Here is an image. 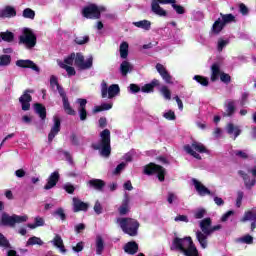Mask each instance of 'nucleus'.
Returning a JSON list of instances; mask_svg holds the SVG:
<instances>
[{
    "label": "nucleus",
    "instance_id": "obj_15",
    "mask_svg": "<svg viewBox=\"0 0 256 256\" xmlns=\"http://www.w3.org/2000/svg\"><path fill=\"white\" fill-rule=\"evenodd\" d=\"M16 66L21 67L22 69H32V71H35L36 73H40L41 71L39 66L31 60H18L16 61Z\"/></svg>",
    "mask_w": 256,
    "mask_h": 256
},
{
    "label": "nucleus",
    "instance_id": "obj_52",
    "mask_svg": "<svg viewBox=\"0 0 256 256\" xmlns=\"http://www.w3.org/2000/svg\"><path fill=\"white\" fill-rule=\"evenodd\" d=\"M11 63V56L2 55L0 56V67H7Z\"/></svg>",
    "mask_w": 256,
    "mask_h": 256
},
{
    "label": "nucleus",
    "instance_id": "obj_27",
    "mask_svg": "<svg viewBox=\"0 0 256 256\" xmlns=\"http://www.w3.org/2000/svg\"><path fill=\"white\" fill-rule=\"evenodd\" d=\"M1 223L2 225H7L8 227H14L15 226V216H9L7 213H3L1 215Z\"/></svg>",
    "mask_w": 256,
    "mask_h": 256
},
{
    "label": "nucleus",
    "instance_id": "obj_18",
    "mask_svg": "<svg viewBox=\"0 0 256 256\" xmlns=\"http://www.w3.org/2000/svg\"><path fill=\"white\" fill-rule=\"evenodd\" d=\"M241 221L242 223H245L247 221H253L251 224V230L254 231L256 229V209L245 212Z\"/></svg>",
    "mask_w": 256,
    "mask_h": 256
},
{
    "label": "nucleus",
    "instance_id": "obj_55",
    "mask_svg": "<svg viewBox=\"0 0 256 256\" xmlns=\"http://www.w3.org/2000/svg\"><path fill=\"white\" fill-rule=\"evenodd\" d=\"M75 43H77V45H85V43H89V36L76 37Z\"/></svg>",
    "mask_w": 256,
    "mask_h": 256
},
{
    "label": "nucleus",
    "instance_id": "obj_19",
    "mask_svg": "<svg viewBox=\"0 0 256 256\" xmlns=\"http://www.w3.org/2000/svg\"><path fill=\"white\" fill-rule=\"evenodd\" d=\"M76 103H78L79 107H78V113L80 115V120L81 121H85V119H87V99H83V98H78L76 100Z\"/></svg>",
    "mask_w": 256,
    "mask_h": 256
},
{
    "label": "nucleus",
    "instance_id": "obj_28",
    "mask_svg": "<svg viewBox=\"0 0 256 256\" xmlns=\"http://www.w3.org/2000/svg\"><path fill=\"white\" fill-rule=\"evenodd\" d=\"M51 243L54 245V247H57L61 253L67 252V250H65V245H63V238H61V236L56 235Z\"/></svg>",
    "mask_w": 256,
    "mask_h": 256
},
{
    "label": "nucleus",
    "instance_id": "obj_21",
    "mask_svg": "<svg viewBox=\"0 0 256 256\" xmlns=\"http://www.w3.org/2000/svg\"><path fill=\"white\" fill-rule=\"evenodd\" d=\"M17 16V10H15V7L13 6H5L0 11V18L1 19H11L13 17Z\"/></svg>",
    "mask_w": 256,
    "mask_h": 256
},
{
    "label": "nucleus",
    "instance_id": "obj_1",
    "mask_svg": "<svg viewBox=\"0 0 256 256\" xmlns=\"http://www.w3.org/2000/svg\"><path fill=\"white\" fill-rule=\"evenodd\" d=\"M170 249L171 251H178L184 256H199V251L197 250V247H195L193 239L189 236L185 238H174Z\"/></svg>",
    "mask_w": 256,
    "mask_h": 256
},
{
    "label": "nucleus",
    "instance_id": "obj_45",
    "mask_svg": "<svg viewBox=\"0 0 256 256\" xmlns=\"http://www.w3.org/2000/svg\"><path fill=\"white\" fill-rule=\"evenodd\" d=\"M59 67H61L62 69H65L66 73H68L69 77H73V75H75V68L71 67V66H67L65 63L61 62V60L57 61Z\"/></svg>",
    "mask_w": 256,
    "mask_h": 256
},
{
    "label": "nucleus",
    "instance_id": "obj_60",
    "mask_svg": "<svg viewBox=\"0 0 256 256\" xmlns=\"http://www.w3.org/2000/svg\"><path fill=\"white\" fill-rule=\"evenodd\" d=\"M75 62V53L70 54L64 59V65H73Z\"/></svg>",
    "mask_w": 256,
    "mask_h": 256
},
{
    "label": "nucleus",
    "instance_id": "obj_14",
    "mask_svg": "<svg viewBox=\"0 0 256 256\" xmlns=\"http://www.w3.org/2000/svg\"><path fill=\"white\" fill-rule=\"evenodd\" d=\"M192 184L194 185L198 195L200 197H205L209 195L210 197H215V192H211L203 183H201L199 180L193 178L192 179Z\"/></svg>",
    "mask_w": 256,
    "mask_h": 256
},
{
    "label": "nucleus",
    "instance_id": "obj_63",
    "mask_svg": "<svg viewBox=\"0 0 256 256\" xmlns=\"http://www.w3.org/2000/svg\"><path fill=\"white\" fill-rule=\"evenodd\" d=\"M0 247H9V240L5 238L3 234L0 233Z\"/></svg>",
    "mask_w": 256,
    "mask_h": 256
},
{
    "label": "nucleus",
    "instance_id": "obj_43",
    "mask_svg": "<svg viewBox=\"0 0 256 256\" xmlns=\"http://www.w3.org/2000/svg\"><path fill=\"white\" fill-rule=\"evenodd\" d=\"M50 85L52 89H56V91H58L59 95H61V93H65L63 88L59 85V82H57V77L52 76L50 78Z\"/></svg>",
    "mask_w": 256,
    "mask_h": 256
},
{
    "label": "nucleus",
    "instance_id": "obj_9",
    "mask_svg": "<svg viewBox=\"0 0 256 256\" xmlns=\"http://www.w3.org/2000/svg\"><path fill=\"white\" fill-rule=\"evenodd\" d=\"M121 93V88L119 84H112L107 86V82L103 81L101 83V97L102 99H113Z\"/></svg>",
    "mask_w": 256,
    "mask_h": 256
},
{
    "label": "nucleus",
    "instance_id": "obj_47",
    "mask_svg": "<svg viewBox=\"0 0 256 256\" xmlns=\"http://www.w3.org/2000/svg\"><path fill=\"white\" fill-rule=\"evenodd\" d=\"M31 245H43V240L37 236L30 237L26 243V247H29Z\"/></svg>",
    "mask_w": 256,
    "mask_h": 256
},
{
    "label": "nucleus",
    "instance_id": "obj_51",
    "mask_svg": "<svg viewBox=\"0 0 256 256\" xmlns=\"http://www.w3.org/2000/svg\"><path fill=\"white\" fill-rule=\"evenodd\" d=\"M22 15L25 19H35V11L31 8L24 9Z\"/></svg>",
    "mask_w": 256,
    "mask_h": 256
},
{
    "label": "nucleus",
    "instance_id": "obj_50",
    "mask_svg": "<svg viewBox=\"0 0 256 256\" xmlns=\"http://www.w3.org/2000/svg\"><path fill=\"white\" fill-rule=\"evenodd\" d=\"M193 213L195 219H203L207 213V210H205V208H197Z\"/></svg>",
    "mask_w": 256,
    "mask_h": 256
},
{
    "label": "nucleus",
    "instance_id": "obj_5",
    "mask_svg": "<svg viewBox=\"0 0 256 256\" xmlns=\"http://www.w3.org/2000/svg\"><path fill=\"white\" fill-rule=\"evenodd\" d=\"M116 223L122 229L123 233L130 235V237H136L139 231V221L133 218H118Z\"/></svg>",
    "mask_w": 256,
    "mask_h": 256
},
{
    "label": "nucleus",
    "instance_id": "obj_46",
    "mask_svg": "<svg viewBox=\"0 0 256 256\" xmlns=\"http://www.w3.org/2000/svg\"><path fill=\"white\" fill-rule=\"evenodd\" d=\"M227 45H229V39L219 38L217 41L216 49L219 51V53H221V51H223Z\"/></svg>",
    "mask_w": 256,
    "mask_h": 256
},
{
    "label": "nucleus",
    "instance_id": "obj_10",
    "mask_svg": "<svg viewBox=\"0 0 256 256\" xmlns=\"http://www.w3.org/2000/svg\"><path fill=\"white\" fill-rule=\"evenodd\" d=\"M184 151L195 159H201V155H199V153H207V148L203 143L194 141L192 142V145L184 146Z\"/></svg>",
    "mask_w": 256,
    "mask_h": 256
},
{
    "label": "nucleus",
    "instance_id": "obj_54",
    "mask_svg": "<svg viewBox=\"0 0 256 256\" xmlns=\"http://www.w3.org/2000/svg\"><path fill=\"white\" fill-rule=\"evenodd\" d=\"M167 201L170 205H173V203H177V201H179V198L176 196L175 193L169 192L167 196Z\"/></svg>",
    "mask_w": 256,
    "mask_h": 256
},
{
    "label": "nucleus",
    "instance_id": "obj_62",
    "mask_svg": "<svg viewBox=\"0 0 256 256\" xmlns=\"http://www.w3.org/2000/svg\"><path fill=\"white\" fill-rule=\"evenodd\" d=\"M214 199V203L215 205H217L218 207H223V205H225V201L223 200V198L219 197V196H211Z\"/></svg>",
    "mask_w": 256,
    "mask_h": 256
},
{
    "label": "nucleus",
    "instance_id": "obj_41",
    "mask_svg": "<svg viewBox=\"0 0 256 256\" xmlns=\"http://www.w3.org/2000/svg\"><path fill=\"white\" fill-rule=\"evenodd\" d=\"M129 55V44L127 42H122L120 44V57L121 59H127Z\"/></svg>",
    "mask_w": 256,
    "mask_h": 256
},
{
    "label": "nucleus",
    "instance_id": "obj_2",
    "mask_svg": "<svg viewBox=\"0 0 256 256\" xmlns=\"http://www.w3.org/2000/svg\"><path fill=\"white\" fill-rule=\"evenodd\" d=\"M172 5V8L178 15H183L185 13V8L181 5H177L175 0H152L151 9L155 15L158 17H167V11L161 8L160 5Z\"/></svg>",
    "mask_w": 256,
    "mask_h": 256
},
{
    "label": "nucleus",
    "instance_id": "obj_29",
    "mask_svg": "<svg viewBox=\"0 0 256 256\" xmlns=\"http://www.w3.org/2000/svg\"><path fill=\"white\" fill-rule=\"evenodd\" d=\"M159 85V80L154 79L151 81V83H148L141 87L142 93H153V89Z\"/></svg>",
    "mask_w": 256,
    "mask_h": 256
},
{
    "label": "nucleus",
    "instance_id": "obj_7",
    "mask_svg": "<svg viewBox=\"0 0 256 256\" xmlns=\"http://www.w3.org/2000/svg\"><path fill=\"white\" fill-rule=\"evenodd\" d=\"M235 22V16L233 14H220V17L214 22L212 26V32L215 33V35H219L220 32L225 29L226 25H229V23Z\"/></svg>",
    "mask_w": 256,
    "mask_h": 256
},
{
    "label": "nucleus",
    "instance_id": "obj_26",
    "mask_svg": "<svg viewBox=\"0 0 256 256\" xmlns=\"http://www.w3.org/2000/svg\"><path fill=\"white\" fill-rule=\"evenodd\" d=\"M224 107H225V111H226V115L227 117H231V115H233L235 113V101L228 99L224 102Z\"/></svg>",
    "mask_w": 256,
    "mask_h": 256
},
{
    "label": "nucleus",
    "instance_id": "obj_16",
    "mask_svg": "<svg viewBox=\"0 0 256 256\" xmlns=\"http://www.w3.org/2000/svg\"><path fill=\"white\" fill-rule=\"evenodd\" d=\"M54 125L52 126L50 133L48 134V141H53L55 139V136L59 134V131H61V120L57 117L54 116L53 118Z\"/></svg>",
    "mask_w": 256,
    "mask_h": 256
},
{
    "label": "nucleus",
    "instance_id": "obj_57",
    "mask_svg": "<svg viewBox=\"0 0 256 256\" xmlns=\"http://www.w3.org/2000/svg\"><path fill=\"white\" fill-rule=\"evenodd\" d=\"M234 155L240 159H247V157H249V154L245 150H236L234 151Z\"/></svg>",
    "mask_w": 256,
    "mask_h": 256
},
{
    "label": "nucleus",
    "instance_id": "obj_35",
    "mask_svg": "<svg viewBox=\"0 0 256 256\" xmlns=\"http://www.w3.org/2000/svg\"><path fill=\"white\" fill-rule=\"evenodd\" d=\"M129 209H130V207H129V196L125 195L124 199L122 201V205L119 208L120 215H127Z\"/></svg>",
    "mask_w": 256,
    "mask_h": 256
},
{
    "label": "nucleus",
    "instance_id": "obj_42",
    "mask_svg": "<svg viewBox=\"0 0 256 256\" xmlns=\"http://www.w3.org/2000/svg\"><path fill=\"white\" fill-rule=\"evenodd\" d=\"M109 109H113V104L103 103L101 106H95L93 108V113H101V111H109Z\"/></svg>",
    "mask_w": 256,
    "mask_h": 256
},
{
    "label": "nucleus",
    "instance_id": "obj_32",
    "mask_svg": "<svg viewBox=\"0 0 256 256\" xmlns=\"http://www.w3.org/2000/svg\"><path fill=\"white\" fill-rule=\"evenodd\" d=\"M88 185L93 189H96V191H102L103 187H105V182L101 179H92L88 182Z\"/></svg>",
    "mask_w": 256,
    "mask_h": 256
},
{
    "label": "nucleus",
    "instance_id": "obj_61",
    "mask_svg": "<svg viewBox=\"0 0 256 256\" xmlns=\"http://www.w3.org/2000/svg\"><path fill=\"white\" fill-rule=\"evenodd\" d=\"M84 247H85V244L83 242H78L76 246L72 247V250L74 251V253H81Z\"/></svg>",
    "mask_w": 256,
    "mask_h": 256
},
{
    "label": "nucleus",
    "instance_id": "obj_11",
    "mask_svg": "<svg viewBox=\"0 0 256 256\" xmlns=\"http://www.w3.org/2000/svg\"><path fill=\"white\" fill-rule=\"evenodd\" d=\"M145 175H157L159 181H165V168L155 163H150L144 167Z\"/></svg>",
    "mask_w": 256,
    "mask_h": 256
},
{
    "label": "nucleus",
    "instance_id": "obj_38",
    "mask_svg": "<svg viewBox=\"0 0 256 256\" xmlns=\"http://www.w3.org/2000/svg\"><path fill=\"white\" fill-rule=\"evenodd\" d=\"M105 249V242H103V237L101 235L96 236V253L97 255H101L103 250Z\"/></svg>",
    "mask_w": 256,
    "mask_h": 256
},
{
    "label": "nucleus",
    "instance_id": "obj_6",
    "mask_svg": "<svg viewBox=\"0 0 256 256\" xmlns=\"http://www.w3.org/2000/svg\"><path fill=\"white\" fill-rule=\"evenodd\" d=\"M19 45H24L26 49H33L37 45V36L33 33V30L24 28L22 35L19 36Z\"/></svg>",
    "mask_w": 256,
    "mask_h": 256
},
{
    "label": "nucleus",
    "instance_id": "obj_33",
    "mask_svg": "<svg viewBox=\"0 0 256 256\" xmlns=\"http://www.w3.org/2000/svg\"><path fill=\"white\" fill-rule=\"evenodd\" d=\"M221 77V67L219 64H213L211 66V81H217Z\"/></svg>",
    "mask_w": 256,
    "mask_h": 256
},
{
    "label": "nucleus",
    "instance_id": "obj_20",
    "mask_svg": "<svg viewBox=\"0 0 256 256\" xmlns=\"http://www.w3.org/2000/svg\"><path fill=\"white\" fill-rule=\"evenodd\" d=\"M58 182H59V171H54L48 177L47 183L44 186V189L46 191H49L50 189H53V187H55V185H57Z\"/></svg>",
    "mask_w": 256,
    "mask_h": 256
},
{
    "label": "nucleus",
    "instance_id": "obj_23",
    "mask_svg": "<svg viewBox=\"0 0 256 256\" xmlns=\"http://www.w3.org/2000/svg\"><path fill=\"white\" fill-rule=\"evenodd\" d=\"M88 207L89 205L79 200V198H73L74 213H79V211H87Z\"/></svg>",
    "mask_w": 256,
    "mask_h": 256
},
{
    "label": "nucleus",
    "instance_id": "obj_22",
    "mask_svg": "<svg viewBox=\"0 0 256 256\" xmlns=\"http://www.w3.org/2000/svg\"><path fill=\"white\" fill-rule=\"evenodd\" d=\"M19 101L22 105V110L29 111L31 108V95L29 94V91H25L24 94L19 98Z\"/></svg>",
    "mask_w": 256,
    "mask_h": 256
},
{
    "label": "nucleus",
    "instance_id": "obj_13",
    "mask_svg": "<svg viewBox=\"0 0 256 256\" xmlns=\"http://www.w3.org/2000/svg\"><path fill=\"white\" fill-rule=\"evenodd\" d=\"M74 63L78 69H91L93 67V56H89L86 60L83 54H75Z\"/></svg>",
    "mask_w": 256,
    "mask_h": 256
},
{
    "label": "nucleus",
    "instance_id": "obj_49",
    "mask_svg": "<svg viewBox=\"0 0 256 256\" xmlns=\"http://www.w3.org/2000/svg\"><path fill=\"white\" fill-rule=\"evenodd\" d=\"M194 81H196L197 83L202 85V87H207V85H209V78H207V77L195 75Z\"/></svg>",
    "mask_w": 256,
    "mask_h": 256
},
{
    "label": "nucleus",
    "instance_id": "obj_24",
    "mask_svg": "<svg viewBox=\"0 0 256 256\" xmlns=\"http://www.w3.org/2000/svg\"><path fill=\"white\" fill-rule=\"evenodd\" d=\"M60 96L62 97L64 111L68 115H75V110L71 108V105L69 104V99L67 98L65 92H61Z\"/></svg>",
    "mask_w": 256,
    "mask_h": 256
},
{
    "label": "nucleus",
    "instance_id": "obj_30",
    "mask_svg": "<svg viewBox=\"0 0 256 256\" xmlns=\"http://www.w3.org/2000/svg\"><path fill=\"white\" fill-rule=\"evenodd\" d=\"M226 130L228 135H231L234 139H237V136L241 135V129L231 123L227 125Z\"/></svg>",
    "mask_w": 256,
    "mask_h": 256
},
{
    "label": "nucleus",
    "instance_id": "obj_8",
    "mask_svg": "<svg viewBox=\"0 0 256 256\" xmlns=\"http://www.w3.org/2000/svg\"><path fill=\"white\" fill-rule=\"evenodd\" d=\"M238 174L240 175V177H242L247 189H251V187H254L256 183V166L252 168H243V170H240Z\"/></svg>",
    "mask_w": 256,
    "mask_h": 256
},
{
    "label": "nucleus",
    "instance_id": "obj_48",
    "mask_svg": "<svg viewBox=\"0 0 256 256\" xmlns=\"http://www.w3.org/2000/svg\"><path fill=\"white\" fill-rule=\"evenodd\" d=\"M159 91L166 101H171V90L167 86H162Z\"/></svg>",
    "mask_w": 256,
    "mask_h": 256
},
{
    "label": "nucleus",
    "instance_id": "obj_44",
    "mask_svg": "<svg viewBox=\"0 0 256 256\" xmlns=\"http://www.w3.org/2000/svg\"><path fill=\"white\" fill-rule=\"evenodd\" d=\"M236 243H243L244 245H252L253 243V236L247 234L240 238L236 239Z\"/></svg>",
    "mask_w": 256,
    "mask_h": 256
},
{
    "label": "nucleus",
    "instance_id": "obj_17",
    "mask_svg": "<svg viewBox=\"0 0 256 256\" xmlns=\"http://www.w3.org/2000/svg\"><path fill=\"white\" fill-rule=\"evenodd\" d=\"M156 71L159 73L160 77H162L163 81L165 83L171 84L173 83V77H171V74L167 71V68L163 66V64H157L156 65Z\"/></svg>",
    "mask_w": 256,
    "mask_h": 256
},
{
    "label": "nucleus",
    "instance_id": "obj_25",
    "mask_svg": "<svg viewBox=\"0 0 256 256\" xmlns=\"http://www.w3.org/2000/svg\"><path fill=\"white\" fill-rule=\"evenodd\" d=\"M60 96L62 97L64 111L68 115H75V110L71 108V105L69 104V99L67 98L65 92H61Z\"/></svg>",
    "mask_w": 256,
    "mask_h": 256
},
{
    "label": "nucleus",
    "instance_id": "obj_12",
    "mask_svg": "<svg viewBox=\"0 0 256 256\" xmlns=\"http://www.w3.org/2000/svg\"><path fill=\"white\" fill-rule=\"evenodd\" d=\"M103 11H105V7L91 4L82 10V14L86 19H99Z\"/></svg>",
    "mask_w": 256,
    "mask_h": 256
},
{
    "label": "nucleus",
    "instance_id": "obj_58",
    "mask_svg": "<svg viewBox=\"0 0 256 256\" xmlns=\"http://www.w3.org/2000/svg\"><path fill=\"white\" fill-rule=\"evenodd\" d=\"M54 215L60 217L61 221H65L66 219L65 210H63V208H58L56 211H54Z\"/></svg>",
    "mask_w": 256,
    "mask_h": 256
},
{
    "label": "nucleus",
    "instance_id": "obj_37",
    "mask_svg": "<svg viewBox=\"0 0 256 256\" xmlns=\"http://www.w3.org/2000/svg\"><path fill=\"white\" fill-rule=\"evenodd\" d=\"M13 39H15L13 32H0V42L5 41L6 43H12Z\"/></svg>",
    "mask_w": 256,
    "mask_h": 256
},
{
    "label": "nucleus",
    "instance_id": "obj_53",
    "mask_svg": "<svg viewBox=\"0 0 256 256\" xmlns=\"http://www.w3.org/2000/svg\"><path fill=\"white\" fill-rule=\"evenodd\" d=\"M28 219H29V216H27V215L19 216V215L14 214V224L15 223H25L28 221Z\"/></svg>",
    "mask_w": 256,
    "mask_h": 256
},
{
    "label": "nucleus",
    "instance_id": "obj_59",
    "mask_svg": "<svg viewBox=\"0 0 256 256\" xmlns=\"http://www.w3.org/2000/svg\"><path fill=\"white\" fill-rule=\"evenodd\" d=\"M128 91L132 94L139 93V91H141V87H139V85L137 84H130L128 87Z\"/></svg>",
    "mask_w": 256,
    "mask_h": 256
},
{
    "label": "nucleus",
    "instance_id": "obj_36",
    "mask_svg": "<svg viewBox=\"0 0 256 256\" xmlns=\"http://www.w3.org/2000/svg\"><path fill=\"white\" fill-rule=\"evenodd\" d=\"M138 249H139V246L135 242H128L124 247V251L126 253H129V255H135Z\"/></svg>",
    "mask_w": 256,
    "mask_h": 256
},
{
    "label": "nucleus",
    "instance_id": "obj_40",
    "mask_svg": "<svg viewBox=\"0 0 256 256\" xmlns=\"http://www.w3.org/2000/svg\"><path fill=\"white\" fill-rule=\"evenodd\" d=\"M133 70V66H131V63L127 62V61H123L120 65V72L122 73V75L125 77V75H127V73H131V71Z\"/></svg>",
    "mask_w": 256,
    "mask_h": 256
},
{
    "label": "nucleus",
    "instance_id": "obj_3",
    "mask_svg": "<svg viewBox=\"0 0 256 256\" xmlns=\"http://www.w3.org/2000/svg\"><path fill=\"white\" fill-rule=\"evenodd\" d=\"M101 141L92 144L93 149L100 151L102 157L111 155V132L105 129L100 133Z\"/></svg>",
    "mask_w": 256,
    "mask_h": 256
},
{
    "label": "nucleus",
    "instance_id": "obj_4",
    "mask_svg": "<svg viewBox=\"0 0 256 256\" xmlns=\"http://www.w3.org/2000/svg\"><path fill=\"white\" fill-rule=\"evenodd\" d=\"M211 225V218H204L199 223L201 231H196V239L199 242L200 247H202V249H207V239L209 238V235H211L212 233Z\"/></svg>",
    "mask_w": 256,
    "mask_h": 256
},
{
    "label": "nucleus",
    "instance_id": "obj_56",
    "mask_svg": "<svg viewBox=\"0 0 256 256\" xmlns=\"http://www.w3.org/2000/svg\"><path fill=\"white\" fill-rule=\"evenodd\" d=\"M163 118L167 119L168 121H175V112L172 110H168L163 114Z\"/></svg>",
    "mask_w": 256,
    "mask_h": 256
},
{
    "label": "nucleus",
    "instance_id": "obj_34",
    "mask_svg": "<svg viewBox=\"0 0 256 256\" xmlns=\"http://www.w3.org/2000/svg\"><path fill=\"white\" fill-rule=\"evenodd\" d=\"M34 111L39 115V117L44 120L45 117H47V110L45 109V106L42 104L36 103L34 104Z\"/></svg>",
    "mask_w": 256,
    "mask_h": 256
},
{
    "label": "nucleus",
    "instance_id": "obj_31",
    "mask_svg": "<svg viewBox=\"0 0 256 256\" xmlns=\"http://www.w3.org/2000/svg\"><path fill=\"white\" fill-rule=\"evenodd\" d=\"M45 226V218L41 216H36L34 218V223L33 224H27V227L29 229H37V227H44Z\"/></svg>",
    "mask_w": 256,
    "mask_h": 256
},
{
    "label": "nucleus",
    "instance_id": "obj_64",
    "mask_svg": "<svg viewBox=\"0 0 256 256\" xmlns=\"http://www.w3.org/2000/svg\"><path fill=\"white\" fill-rule=\"evenodd\" d=\"M220 80L222 81V83H230L231 76H229V74L221 73Z\"/></svg>",
    "mask_w": 256,
    "mask_h": 256
},
{
    "label": "nucleus",
    "instance_id": "obj_39",
    "mask_svg": "<svg viewBox=\"0 0 256 256\" xmlns=\"http://www.w3.org/2000/svg\"><path fill=\"white\" fill-rule=\"evenodd\" d=\"M133 25L135 27H138L139 29H144V31H149V29H151V21L149 20H141L138 22H133Z\"/></svg>",
    "mask_w": 256,
    "mask_h": 256
}]
</instances>
